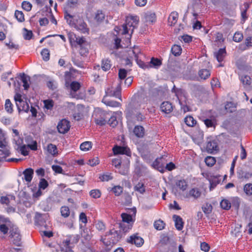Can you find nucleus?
<instances>
[{
  "label": "nucleus",
  "mask_w": 252,
  "mask_h": 252,
  "mask_svg": "<svg viewBox=\"0 0 252 252\" xmlns=\"http://www.w3.org/2000/svg\"><path fill=\"white\" fill-rule=\"evenodd\" d=\"M120 232L114 229L110 230L104 236L101 237L100 241L105 246L106 251L111 250L114 244L117 243L121 238Z\"/></svg>",
  "instance_id": "f257e3e1"
},
{
  "label": "nucleus",
  "mask_w": 252,
  "mask_h": 252,
  "mask_svg": "<svg viewBox=\"0 0 252 252\" xmlns=\"http://www.w3.org/2000/svg\"><path fill=\"white\" fill-rule=\"evenodd\" d=\"M77 242V241L74 240L72 237H68L64 240L60 246L52 243H47L46 245L49 248H56V246H59L61 252H73L72 249Z\"/></svg>",
  "instance_id": "f03ea898"
},
{
  "label": "nucleus",
  "mask_w": 252,
  "mask_h": 252,
  "mask_svg": "<svg viewBox=\"0 0 252 252\" xmlns=\"http://www.w3.org/2000/svg\"><path fill=\"white\" fill-rule=\"evenodd\" d=\"M64 19L69 26L77 31L79 30V15L78 13H63Z\"/></svg>",
  "instance_id": "7ed1b4c3"
},
{
  "label": "nucleus",
  "mask_w": 252,
  "mask_h": 252,
  "mask_svg": "<svg viewBox=\"0 0 252 252\" xmlns=\"http://www.w3.org/2000/svg\"><path fill=\"white\" fill-rule=\"evenodd\" d=\"M78 0H67L63 7V13H78Z\"/></svg>",
  "instance_id": "20e7f679"
},
{
  "label": "nucleus",
  "mask_w": 252,
  "mask_h": 252,
  "mask_svg": "<svg viewBox=\"0 0 252 252\" xmlns=\"http://www.w3.org/2000/svg\"><path fill=\"white\" fill-rule=\"evenodd\" d=\"M106 96H114L121 99V87L120 84H118L117 87L114 88L110 87L107 88L105 91Z\"/></svg>",
  "instance_id": "39448f33"
},
{
  "label": "nucleus",
  "mask_w": 252,
  "mask_h": 252,
  "mask_svg": "<svg viewBox=\"0 0 252 252\" xmlns=\"http://www.w3.org/2000/svg\"><path fill=\"white\" fill-rule=\"evenodd\" d=\"M208 153L213 154L214 152L219 150L217 141L215 139L208 138L206 147Z\"/></svg>",
  "instance_id": "423d86ee"
},
{
  "label": "nucleus",
  "mask_w": 252,
  "mask_h": 252,
  "mask_svg": "<svg viewBox=\"0 0 252 252\" xmlns=\"http://www.w3.org/2000/svg\"><path fill=\"white\" fill-rule=\"evenodd\" d=\"M68 40L73 51L78 49L79 46V37L72 32H69L67 33Z\"/></svg>",
  "instance_id": "0eeeda50"
},
{
  "label": "nucleus",
  "mask_w": 252,
  "mask_h": 252,
  "mask_svg": "<svg viewBox=\"0 0 252 252\" xmlns=\"http://www.w3.org/2000/svg\"><path fill=\"white\" fill-rule=\"evenodd\" d=\"M70 127V122L66 119L61 120L57 125L58 132L63 134L67 133L69 130Z\"/></svg>",
  "instance_id": "6e6552de"
},
{
  "label": "nucleus",
  "mask_w": 252,
  "mask_h": 252,
  "mask_svg": "<svg viewBox=\"0 0 252 252\" xmlns=\"http://www.w3.org/2000/svg\"><path fill=\"white\" fill-rule=\"evenodd\" d=\"M10 237L12 239V242L16 246L20 247L21 245V236L19 230L17 229H12L10 231Z\"/></svg>",
  "instance_id": "1a4fd4ad"
},
{
  "label": "nucleus",
  "mask_w": 252,
  "mask_h": 252,
  "mask_svg": "<svg viewBox=\"0 0 252 252\" xmlns=\"http://www.w3.org/2000/svg\"><path fill=\"white\" fill-rule=\"evenodd\" d=\"M89 43L84 37H80V55L86 56L89 53Z\"/></svg>",
  "instance_id": "9d476101"
},
{
  "label": "nucleus",
  "mask_w": 252,
  "mask_h": 252,
  "mask_svg": "<svg viewBox=\"0 0 252 252\" xmlns=\"http://www.w3.org/2000/svg\"><path fill=\"white\" fill-rule=\"evenodd\" d=\"M113 151L115 155L121 154L126 155L127 156H131V152L127 147H122L118 145L113 148Z\"/></svg>",
  "instance_id": "9b49d317"
},
{
  "label": "nucleus",
  "mask_w": 252,
  "mask_h": 252,
  "mask_svg": "<svg viewBox=\"0 0 252 252\" xmlns=\"http://www.w3.org/2000/svg\"><path fill=\"white\" fill-rule=\"evenodd\" d=\"M165 158L161 157L157 158L153 163L152 166L161 173H163L164 170Z\"/></svg>",
  "instance_id": "f8f14e48"
},
{
  "label": "nucleus",
  "mask_w": 252,
  "mask_h": 252,
  "mask_svg": "<svg viewBox=\"0 0 252 252\" xmlns=\"http://www.w3.org/2000/svg\"><path fill=\"white\" fill-rule=\"evenodd\" d=\"M99 116L95 118V123L96 125L99 126L105 125L107 122V115L108 113L104 111H100L98 114Z\"/></svg>",
  "instance_id": "ddd939ff"
},
{
  "label": "nucleus",
  "mask_w": 252,
  "mask_h": 252,
  "mask_svg": "<svg viewBox=\"0 0 252 252\" xmlns=\"http://www.w3.org/2000/svg\"><path fill=\"white\" fill-rule=\"evenodd\" d=\"M168 243H170L171 247L173 248V249H171V250H173L174 248L176 247V244L174 241H171L169 237L167 235L164 234H162L160 236V239L159 240L160 245L161 246H165L167 245Z\"/></svg>",
  "instance_id": "4468645a"
},
{
  "label": "nucleus",
  "mask_w": 252,
  "mask_h": 252,
  "mask_svg": "<svg viewBox=\"0 0 252 252\" xmlns=\"http://www.w3.org/2000/svg\"><path fill=\"white\" fill-rule=\"evenodd\" d=\"M127 242L132 244H134L137 247H141L144 243V240L137 234L133 235L129 237Z\"/></svg>",
  "instance_id": "2eb2a0df"
},
{
  "label": "nucleus",
  "mask_w": 252,
  "mask_h": 252,
  "mask_svg": "<svg viewBox=\"0 0 252 252\" xmlns=\"http://www.w3.org/2000/svg\"><path fill=\"white\" fill-rule=\"evenodd\" d=\"M34 170L32 168H26L23 172L24 177L22 178L28 184L31 183L33 176Z\"/></svg>",
  "instance_id": "dca6fc26"
},
{
  "label": "nucleus",
  "mask_w": 252,
  "mask_h": 252,
  "mask_svg": "<svg viewBox=\"0 0 252 252\" xmlns=\"http://www.w3.org/2000/svg\"><path fill=\"white\" fill-rule=\"evenodd\" d=\"M126 24L123 26V32L122 33L123 34H126L128 33V30H130L131 28H132L131 31V33H132L134 29L137 27V25H134V22L129 20V19H126Z\"/></svg>",
  "instance_id": "f3484780"
},
{
  "label": "nucleus",
  "mask_w": 252,
  "mask_h": 252,
  "mask_svg": "<svg viewBox=\"0 0 252 252\" xmlns=\"http://www.w3.org/2000/svg\"><path fill=\"white\" fill-rule=\"evenodd\" d=\"M89 111V106L88 105L80 104V120L88 117Z\"/></svg>",
  "instance_id": "a211bd4d"
},
{
  "label": "nucleus",
  "mask_w": 252,
  "mask_h": 252,
  "mask_svg": "<svg viewBox=\"0 0 252 252\" xmlns=\"http://www.w3.org/2000/svg\"><path fill=\"white\" fill-rule=\"evenodd\" d=\"M161 111L166 114L171 113L173 110L172 104L169 101H164L160 105Z\"/></svg>",
  "instance_id": "6ab92c4d"
},
{
  "label": "nucleus",
  "mask_w": 252,
  "mask_h": 252,
  "mask_svg": "<svg viewBox=\"0 0 252 252\" xmlns=\"http://www.w3.org/2000/svg\"><path fill=\"white\" fill-rule=\"evenodd\" d=\"M226 55L225 48L220 49L217 52L214 53V56L219 62H222Z\"/></svg>",
  "instance_id": "aec40b11"
},
{
  "label": "nucleus",
  "mask_w": 252,
  "mask_h": 252,
  "mask_svg": "<svg viewBox=\"0 0 252 252\" xmlns=\"http://www.w3.org/2000/svg\"><path fill=\"white\" fill-rule=\"evenodd\" d=\"M201 192L200 191L199 189L193 188L186 194V197L189 198L190 197H192L194 199H197L201 196Z\"/></svg>",
  "instance_id": "412c9836"
},
{
  "label": "nucleus",
  "mask_w": 252,
  "mask_h": 252,
  "mask_svg": "<svg viewBox=\"0 0 252 252\" xmlns=\"http://www.w3.org/2000/svg\"><path fill=\"white\" fill-rule=\"evenodd\" d=\"M19 112L24 111L28 112L30 109V106L27 101L22 100L20 102H17L16 104Z\"/></svg>",
  "instance_id": "4be33fe9"
},
{
  "label": "nucleus",
  "mask_w": 252,
  "mask_h": 252,
  "mask_svg": "<svg viewBox=\"0 0 252 252\" xmlns=\"http://www.w3.org/2000/svg\"><path fill=\"white\" fill-rule=\"evenodd\" d=\"M173 219L175 221V227L178 230H181L183 228L184 222L182 218L178 215H174Z\"/></svg>",
  "instance_id": "5701e85b"
},
{
  "label": "nucleus",
  "mask_w": 252,
  "mask_h": 252,
  "mask_svg": "<svg viewBox=\"0 0 252 252\" xmlns=\"http://www.w3.org/2000/svg\"><path fill=\"white\" fill-rule=\"evenodd\" d=\"M46 150L48 154L55 157L58 154V151L57 146L53 144H49L46 147Z\"/></svg>",
  "instance_id": "b1692460"
},
{
  "label": "nucleus",
  "mask_w": 252,
  "mask_h": 252,
  "mask_svg": "<svg viewBox=\"0 0 252 252\" xmlns=\"http://www.w3.org/2000/svg\"><path fill=\"white\" fill-rule=\"evenodd\" d=\"M178 13L177 12H173L169 15L168 21L170 26H174L177 22Z\"/></svg>",
  "instance_id": "393cba45"
},
{
  "label": "nucleus",
  "mask_w": 252,
  "mask_h": 252,
  "mask_svg": "<svg viewBox=\"0 0 252 252\" xmlns=\"http://www.w3.org/2000/svg\"><path fill=\"white\" fill-rule=\"evenodd\" d=\"M133 132L137 137L142 138L144 135L145 129L143 126H135L133 129Z\"/></svg>",
  "instance_id": "a878e982"
},
{
  "label": "nucleus",
  "mask_w": 252,
  "mask_h": 252,
  "mask_svg": "<svg viewBox=\"0 0 252 252\" xmlns=\"http://www.w3.org/2000/svg\"><path fill=\"white\" fill-rule=\"evenodd\" d=\"M149 67L158 68L162 64L161 61L158 58H152L149 63Z\"/></svg>",
  "instance_id": "bb28decb"
},
{
  "label": "nucleus",
  "mask_w": 252,
  "mask_h": 252,
  "mask_svg": "<svg viewBox=\"0 0 252 252\" xmlns=\"http://www.w3.org/2000/svg\"><path fill=\"white\" fill-rule=\"evenodd\" d=\"M34 221L36 225H39L40 226H45L46 225L45 220L42 216L40 214H37L36 215Z\"/></svg>",
  "instance_id": "cd10ccee"
},
{
  "label": "nucleus",
  "mask_w": 252,
  "mask_h": 252,
  "mask_svg": "<svg viewBox=\"0 0 252 252\" xmlns=\"http://www.w3.org/2000/svg\"><path fill=\"white\" fill-rule=\"evenodd\" d=\"M219 177H220V176H214L209 179L210 190L214 189L217 186V185L219 184L220 182V179H219Z\"/></svg>",
  "instance_id": "c85d7f7f"
},
{
  "label": "nucleus",
  "mask_w": 252,
  "mask_h": 252,
  "mask_svg": "<svg viewBox=\"0 0 252 252\" xmlns=\"http://www.w3.org/2000/svg\"><path fill=\"white\" fill-rule=\"evenodd\" d=\"M198 75L201 79L206 80L210 76L211 73L207 69H202L198 71Z\"/></svg>",
  "instance_id": "c756f323"
},
{
  "label": "nucleus",
  "mask_w": 252,
  "mask_h": 252,
  "mask_svg": "<svg viewBox=\"0 0 252 252\" xmlns=\"http://www.w3.org/2000/svg\"><path fill=\"white\" fill-rule=\"evenodd\" d=\"M13 105L9 99H6L4 104V109L9 114H12L13 112Z\"/></svg>",
  "instance_id": "7c9ffc66"
},
{
  "label": "nucleus",
  "mask_w": 252,
  "mask_h": 252,
  "mask_svg": "<svg viewBox=\"0 0 252 252\" xmlns=\"http://www.w3.org/2000/svg\"><path fill=\"white\" fill-rule=\"evenodd\" d=\"M145 18L147 22L153 23L156 20V14L151 12L146 13L145 15Z\"/></svg>",
  "instance_id": "2f4dec72"
},
{
  "label": "nucleus",
  "mask_w": 252,
  "mask_h": 252,
  "mask_svg": "<svg viewBox=\"0 0 252 252\" xmlns=\"http://www.w3.org/2000/svg\"><path fill=\"white\" fill-rule=\"evenodd\" d=\"M132 53L134 56L135 60L137 62L138 64L142 68L145 69L149 68V64H145L143 62L138 59V53L136 52L135 50H132Z\"/></svg>",
  "instance_id": "473e14b6"
},
{
  "label": "nucleus",
  "mask_w": 252,
  "mask_h": 252,
  "mask_svg": "<svg viewBox=\"0 0 252 252\" xmlns=\"http://www.w3.org/2000/svg\"><path fill=\"white\" fill-rule=\"evenodd\" d=\"M184 122L188 126L190 127L193 126L196 123V120L190 116H187L184 119Z\"/></svg>",
  "instance_id": "72a5a7b5"
},
{
  "label": "nucleus",
  "mask_w": 252,
  "mask_h": 252,
  "mask_svg": "<svg viewBox=\"0 0 252 252\" xmlns=\"http://www.w3.org/2000/svg\"><path fill=\"white\" fill-rule=\"evenodd\" d=\"M9 149L10 148L8 146L4 148H1V149H0V156H1L2 158H5L9 156L11 154Z\"/></svg>",
  "instance_id": "f704fd0d"
},
{
  "label": "nucleus",
  "mask_w": 252,
  "mask_h": 252,
  "mask_svg": "<svg viewBox=\"0 0 252 252\" xmlns=\"http://www.w3.org/2000/svg\"><path fill=\"white\" fill-rule=\"evenodd\" d=\"M165 222L160 219L155 221L154 222V227L157 230H158L163 229L165 227Z\"/></svg>",
  "instance_id": "c9c22d12"
},
{
  "label": "nucleus",
  "mask_w": 252,
  "mask_h": 252,
  "mask_svg": "<svg viewBox=\"0 0 252 252\" xmlns=\"http://www.w3.org/2000/svg\"><path fill=\"white\" fill-rule=\"evenodd\" d=\"M92 146V144L91 142L86 141L83 142L81 145H80V149L83 151H89Z\"/></svg>",
  "instance_id": "e433bc0d"
},
{
  "label": "nucleus",
  "mask_w": 252,
  "mask_h": 252,
  "mask_svg": "<svg viewBox=\"0 0 252 252\" xmlns=\"http://www.w3.org/2000/svg\"><path fill=\"white\" fill-rule=\"evenodd\" d=\"M171 52L175 56H178L182 53V48L178 45H174L171 48Z\"/></svg>",
  "instance_id": "4c0bfd02"
},
{
  "label": "nucleus",
  "mask_w": 252,
  "mask_h": 252,
  "mask_svg": "<svg viewBox=\"0 0 252 252\" xmlns=\"http://www.w3.org/2000/svg\"><path fill=\"white\" fill-rule=\"evenodd\" d=\"M111 67L110 61L108 59H103L102 61L101 68L104 71H107Z\"/></svg>",
  "instance_id": "58836bf2"
},
{
  "label": "nucleus",
  "mask_w": 252,
  "mask_h": 252,
  "mask_svg": "<svg viewBox=\"0 0 252 252\" xmlns=\"http://www.w3.org/2000/svg\"><path fill=\"white\" fill-rule=\"evenodd\" d=\"M30 80V77L29 76H26L24 73L23 74V75L21 76V80L23 83V87L24 90H28L29 88V84L28 81Z\"/></svg>",
  "instance_id": "ea45409f"
},
{
  "label": "nucleus",
  "mask_w": 252,
  "mask_h": 252,
  "mask_svg": "<svg viewBox=\"0 0 252 252\" xmlns=\"http://www.w3.org/2000/svg\"><path fill=\"white\" fill-rule=\"evenodd\" d=\"M61 215L63 218H67L70 215V210L69 208L66 206H62L60 209Z\"/></svg>",
  "instance_id": "a19ab883"
},
{
  "label": "nucleus",
  "mask_w": 252,
  "mask_h": 252,
  "mask_svg": "<svg viewBox=\"0 0 252 252\" xmlns=\"http://www.w3.org/2000/svg\"><path fill=\"white\" fill-rule=\"evenodd\" d=\"M134 190L141 194H143L145 192V187L144 184L143 183L139 182L134 187Z\"/></svg>",
  "instance_id": "79ce46f5"
},
{
  "label": "nucleus",
  "mask_w": 252,
  "mask_h": 252,
  "mask_svg": "<svg viewBox=\"0 0 252 252\" xmlns=\"http://www.w3.org/2000/svg\"><path fill=\"white\" fill-rule=\"evenodd\" d=\"M240 80L244 85L249 86L251 83V77L247 75H243L240 76Z\"/></svg>",
  "instance_id": "37998d69"
},
{
  "label": "nucleus",
  "mask_w": 252,
  "mask_h": 252,
  "mask_svg": "<svg viewBox=\"0 0 252 252\" xmlns=\"http://www.w3.org/2000/svg\"><path fill=\"white\" fill-rule=\"evenodd\" d=\"M105 97H103L102 99V102L105 103L107 106L113 107H119L121 105L120 103L114 101V100H109V101H105L104 100Z\"/></svg>",
  "instance_id": "c03bdc74"
},
{
  "label": "nucleus",
  "mask_w": 252,
  "mask_h": 252,
  "mask_svg": "<svg viewBox=\"0 0 252 252\" xmlns=\"http://www.w3.org/2000/svg\"><path fill=\"white\" fill-rule=\"evenodd\" d=\"M17 150L20 151L21 154L24 156H28L29 154L28 147V146L26 147L25 145L18 146V147L17 148Z\"/></svg>",
  "instance_id": "a18cd8bd"
},
{
  "label": "nucleus",
  "mask_w": 252,
  "mask_h": 252,
  "mask_svg": "<svg viewBox=\"0 0 252 252\" xmlns=\"http://www.w3.org/2000/svg\"><path fill=\"white\" fill-rule=\"evenodd\" d=\"M14 15H15V17H16V19L19 22H22L25 21L24 14H23L22 11L16 10L15 11Z\"/></svg>",
  "instance_id": "49530a36"
},
{
  "label": "nucleus",
  "mask_w": 252,
  "mask_h": 252,
  "mask_svg": "<svg viewBox=\"0 0 252 252\" xmlns=\"http://www.w3.org/2000/svg\"><path fill=\"white\" fill-rule=\"evenodd\" d=\"M244 191L248 196H252V184L248 183L244 186Z\"/></svg>",
  "instance_id": "de8ad7c7"
},
{
  "label": "nucleus",
  "mask_w": 252,
  "mask_h": 252,
  "mask_svg": "<svg viewBox=\"0 0 252 252\" xmlns=\"http://www.w3.org/2000/svg\"><path fill=\"white\" fill-rule=\"evenodd\" d=\"M41 55L44 61H48L50 59V52L48 49H43L41 52Z\"/></svg>",
  "instance_id": "09e8293b"
},
{
  "label": "nucleus",
  "mask_w": 252,
  "mask_h": 252,
  "mask_svg": "<svg viewBox=\"0 0 252 252\" xmlns=\"http://www.w3.org/2000/svg\"><path fill=\"white\" fill-rule=\"evenodd\" d=\"M81 237L83 238L86 242L89 241L91 238L90 230L88 229H84L83 232H81Z\"/></svg>",
  "instance_id": "8fccbe9b"
},
{
  "label": "nucleus",
  "mask_w": 252,
  "mask_h": 252,
  "mask_svg": "<svg viewBox=\"0 0 252 252\" xmlns=\"http://www.w3.org/2000/svg\"><path fill=\"white\" fill-rule=\"evenodd\" d=\"M123 223H130V222L132 221V219L131 215L123 213L121 215Z\"/></svg>",
  "instance_id": "3c124183"
},
{
  "label": "nucleus",
  "mask_w": 252,
  "mask_h": 252,
  "mask_svg": "<svg viewBox=\"0 0 252 252\" xmlns=\"http://www.w3.org/2000/svg\"><path fill=\"white\" fill-rule=\"evenodd\" d=\"M216 159L215 158L212 157H207L205 159V162L208 166L212 167L216 163Z\"/></svg>",
  "instance_id": "603ef678"
},
{
  "label": "nucleus",
  "mask_w": 252,
  "mask_h": 252,
  "mask_svg": "<svg viewBox=\"0 0 252 252\" xmlns=\"http://www.w3.org/2000/svg\"><path fill=\"white\" fill-rule=\"evenodd\" d=\"M176 185L177 187H178L181 189H182L183 191L185 190L188 187V184L185 180H181L178 181Z\"/></svg>",
  "instance_id": "864d4df0"
},
{
  "label": "nucleus",
  "mask_w": 252,
  "mask_h": 252,
  "mask_svg": "<svg viewBox=\"0 0 252 252\" xmlns=\"http://www.w3.org/2000/svg\"><path fill=\"white\" fill-rule=\"evenodd\" d=\"M107 123L109 124V125L113 127H114L116 126L118 124V122L117 120L116 117L114 116H112L107 121Z\"/></svg>",
  "instance_id": "5fc2aeb1"
},
{
  "label": "nucleus",
  "mask_w": 252,
  "mask_h": 252,
  "mask_svg": "<svg viewBox=\"0 0 252 252\" xmlns=\"http://www.w3.org/2000/svg\"><path fill=\"white\" fill-rule=\"evenodd\" d=\"M220 205L223 209L226 210H229L231 207V203L226 199L222 200L220 203Z\"/></svg>",
  "instance_id": "6e6d98bb"
},
{
  "label": "nucleus",
  "mask_w": 252,
  "mask_h": 252,
  "mask_svg": "<svg viewBox=\"0 0 252 252\" xmlns=\"http://www.w3.org/2000/svg\"><path fill=\"white\" fill-rule=\"evenodd\" d=\"M80 32L84 34H89V29L85 23L83 22L80 24Z\"/></svg>",
  "instance_id": "4d7b16f0"
},
{
  "label": "nucleus",
  "mask_w": 252,
  "mask_h": 252,
  "mask_svg": "<svg viewBox=\"0 0 252 252\" xmlns=\"http://www.w3.org/2000/svg\"><path fill=\"white\" fill-rule=\"evenodd\" d=\"M132 226V223H121L120 224V227L125 233L131 229Z\"/></svg>",
  "instance_id": "13d9d810"
},
{
  "label": "nucleus",
  "mask_w": 252,
  "mask_h": 252,
  "mask_svg": "<svg viewBox=\"0 0 252 252\" xmlns=\"http://www.w3.org/2000/svg\"><path fill=\"white\" fill-rule=\"evenodd\" d=\"M212 206L210 203H206L203 207L202 210L206 214H209L212 211Z\"/></svg>",
  "instance_id": "bf43d9fd"
},
{
  "label": "nucleus",
  "mask_w": 252,
  "mask_h": 252,
  "mask_svg": "<svg viewBox=\"0 0 252 252\" xmlns=\"http://www.w3.org/2000/svg\"><path fill=\"white\" fill-rule=\"evenodd\" d=\"M234 104L232 102H227L225 105V109L228 112L232 113L235 111Z\"/></svg>",
  "instance_id": "052dcab7"
},
{
  "label": "nucleus",
  "mask_w": 252,
  "mask_h": 252,
  "mask_svg": "<svg viewBox=\"0 0 252 252\" xmlns=\"http://www.w3.org/2000/svg\"><path fill=\"white\" fill-rule=\"evenodd\" d=\"M49 184L48 182L44 178H41L38 184L39 189H45L48 186Z\"/></svg>",
  "instance_id": "680f3d73"
},
{
  "label": "nucleus",
  "mask_w": 252,
  "mask_h": 252,
  "mask_svg": "<svg viewBox=\"0 0 252 252\" xmlns=\"http://www.w3.org/2000/svg\"><path fill=\"white\" fill-rule=\"evenodd\" d=\"M43 103L45 108L48 110H51L53 107L54 102L52 99L45 100H44Z\"/></svg>",
  "instance_id": "e2e57ef3"
},
{
  "label": "nucleus",
  "mask_w": 252,
  "mask_h": 252,
  "mask_svg": "<svg viewBox=\"0 0 252 252\" xmlns=\"http://www.w3.org/2000/svg\"><path fill=\"white\" fill-rule=\"evenodd\" d=\"M22 7L27 11H30L32 9V4L29 1H24L22 3Z\"/></svg>",
  "instance_id": "0e129e2a"
},
{
  "label": "nucleus",
  "mask_w": 252,
  "mask_h": 252,
  "mask_svg": "<svg viewBox=\"0 0 252 252\" xmlns=\"http://www.w3.org/2000/svg\"><path fill=\"white\" fill-rule=\"evenodd\" d=\"M243 38V35L240 32H236L233 36V39L235 42H239Z\"/></svg>",
  "instance_id": "69168bd1"
},
{
  "label": "nucleus",
  "mask_w": 252,
  "mask_h": 252,
  "mask_svg": "<svg viewBox=\"0 0 252 252\" xmlns=\"http://www.w3.org/2000/svg\"><path fill=\"white\" fill-rule=\"evenodd\" d=\"M105 15L101 11L98 10L95 14V19L97 22H101L104 19Z\"/></svg>",
  "instance_id": "338daca9"
},
{
  "label": "nucleus",
  "mask_w": 252,
  "mask_h": 252,
  "mask_svg": "<svg viewBox=\"0 0 252 252\" xmlns=\"http://www.w3.org/2000/svg\"><path fill=\"white\" fill-rule=\"evenodd\" d=\"M90 196L94 198H98L101 195L100 191L98 189H93L90 192Z\"/></svg>",
  "instance_id": "774afa93"
}]
</instances>
